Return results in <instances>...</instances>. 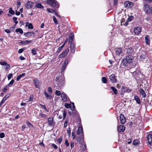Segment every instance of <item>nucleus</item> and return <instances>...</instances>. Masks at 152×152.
<instances>
[{"mask_svg": "<svg viewBox=\"0 0 152 152\" xmlns=\"http://www.w3.org/2000/svg\"><path fill=\"white\" fill-rule=\"evenodd\" d=\"M62 140V137H61L57 140V141L60 144Z\"/></svg>", "mask_w": 152, "mask_h": 152, "instance_id": "4d7b16f0", "label": "nucleus"}, {"mask_svg": "<svg viewBox=\"0 0 152 152\" xmlns=\"http://www.w3.org/2000/svg\"><path fill=\"white\" fill-rule=\"evenodd\" d=\"M139 143V141L138 140H135L133 142V144L134 145H137Z\"/></svg>", "mask_w": 152, "mask_h": 152, "instance_id": "ea45409f", "label": "nucleus"}, {"mask_svg": "<svg viewBox=\"0 0 152 152\" xmlns=\"http://www.w3.org/2000/svg\"><path fill=\"white\" fill-rule=\"evenodd\" d=\"M83 132L82 127L81 126H79L78 128L77 131V134L79 135L80 134L82 133V134H83Z\"/></svg>", "mask_w": 152, "mask_h": 152, "instance_id": "a878e982", "label": "nucleus"}, {"mask_svg": "<svg viewBox=\"0 0 152 152\" xmlns=\"http://www.w3.org/2000/svg\"><path fill=\"white\" fill-rule=\"evenodd\" d=\"M40 105L41 107H42V108L43 109H44L45 110H46L47 111L46 107L45 105H43L42 104H40Z\"/></svg>", "mask_w": 152, "mask_h": 152, "instance_id": "0e129e2a", "label": "nucleus"}, {"mask_svg": "<svg viewBox=\"0 0 152 152\" xmlns=\"http://www.w3.org/2000/svg\"><path fill=\"white\" fill-rule=\"evenodd\" d=\"M143 9L145 12V14H149L151 12V8L150 6L146 4H145L143 5Z\"/></svg>", "mask_w": 152, "mask_h": 152, "instance_id": "7ed1b4c3", "label": "nucleus"}, {"mask_svg": "<svg viewBox=\"0 0 152 152\" xmlns=\"http://www.w3.org/2000/svg\"><path fill=\"white\" fill-rule=\"evenodd\" d=\"M102 81L103 83H105L107 82V80L106 77H103L102 78Z\"/></svg>", "mask_w": 152, "mask_h": 152, "instance_id": "4c0bfd02", "label": "nucleus"}, {"mask_svg": "<svg viewBox=\"0 0 152 152\" xmlns=\"http://www.w3.org/2000/svg\"><path fill=\"white\" fill-rule=\"evenodd\" d=\"M75 132H73L72 133V138L73 139H75Z\"/></svg>", "mask_w": 152, "mask_h": 152, "instance_id": "052dcab7", "label": "nucleus"}, {"mask_svg": "<svg viewBox=\"0 0 152 152\" xmlns=\"http://www.w3.org/2000/svg\"><path fill=\"white\" fill-rule=\"evenodd\" d=\"M70 48L71 52L72 53H74L75 50V47L74 43H71Z\"/></svg>", "mask_w": 152, "mask_h": 152, "instance_id": "a211bd4d", "label": "nucleus"}, {"mask_svg": "<svg viewBox=\"0 0 152 152\" xmlns=\"http://www.w3.org/2000/svg\"><path fill=\"white\" fill-rule=\"evenodd\" d=\"M47 3L53 7H56L57 8L59 7V4L56 0H48Z\"/></svg>", "mask_w": 152, "mask_h": 152, "instance_id": "f03ea898", "label": "nucleus"}, {"mask_svg": "<svg viewBox=\"0 0 152 152\" xmlns=\"http://www.w3.org/2000/svg\"><path fill=\"white\" fill-rule=\"evenodd\" d=\"M64 84V80H62L60 81L58 83V85L60 86H62Z\"/></svg>", "mask_w": 152, "mask_h": 152, "instance_id": "79ce46f5", "label": "nucleus"}, {"mask_svg": "<svg viewBox=\"0 0 152 152\" xmlns=\"http://www.w3.org/2000/svg\"><path fill=\"white\" fill-rule=\"evenodd\" d=\"M68 119H66V121H65L64 125V127H66L67 126V123L68 122Z\"/></svg>", "mask_w": 152, "mask_h": 152, "instance_id": "5fc2aeb1", "label": "nucleus"}, {"mask_svg": "<svg viewBox=\"0 0 152 152\" xmlns=\"http://www.w3.org/2000/svg\"><path fill=\"white\" fill-rule=\"evenodd\" d=\"M146 56L144 55H141L140 56V61H143L144 59H145Z\"/></svg>", "mask_w": 152, "mask_h": 152, "instance_id": "e433bc0d", "label": "nucleus"}, {"mask_svg": "<svg viewBox=\"0 0 152 152\" xmlns=\"http://www.w3.org/2000/svg\"><path fill=\"white\" fill-rule=\"evenodd\" d=\"M55 94L58 96H59L61 94V92L60 91L58 90H56L55 92Z\"/></svg>", "mask_w": 152, "mask_h": 152, "instance_id": "49530a36", "label": "nucleus"}, {"mask_svg": "<svg viewBox=\"0 0 152 152\" xmlns=\"http://www.w3.org/2000/svg\"><path fill=\"white\" fill-rule=\"evenodd\" d=\"M65 145H66V147H68L69 145V143L68 142V140L67 139H66L65 140Z\"/></svg>", "mask_w": 152, "mask_h": 152, "instance_id": "13d9d810", "label": "nucleus"}, {"mask_svg": "<svg viewBox=\"0 0 152 152\" xmlns=\"http://www.w3.org/2000/svg\"><path fill=\"white\" fill-rule=\"evenodd\" d=\"M4 31L8 34L10 33L11 32L10 30L8 29H5L4 30Z\"/></svg>", "mask_w": 152, "mask_h": 152, "instance_id": "338daca9", "label": "nucleus"}, {"mask_svg": "<svg viewBox=\"0 0 152 152\" xmlns=\"http://www.w3.org/2000/svg\"><path fill=\"white\" fill-rule=\"evenodd\" d=\"M48 126H52L53 125V124L54 123L53 118H51L50 117L48 118Z\"/></svg>", "mask_w": 152, "mask_h": 152, "instance_id": "2eb2a0df", "label": "nucleus"}, {"mask_svg": "<svg viewBox=\"0 0 152 152\" xmlns=\"http://www.w3.org/2000/svg\"><path fill=\"white\" fill-rule=\"evenodd\" d=\"M16 24H15L14 26H13L12 27H11V28H10V30L12 31H14V29H15V26H16Z\"/></svg>", "mask_w": 152, "mask_h": 152, "instance_id": "e2e57ef3", "label": "nucleus"}, {"mask_svg": "<svg viewBox=\"0 0 152 152\" xmlns=\"http://www.w3.org/2000/svg\"><path fill=\"white\" fill-rule=\"evenodd\" d=\"M73 114L74 115H75L77 116L78 115V113L77 111L76 110H74V111H73Z\"/></svg>", "mask_w": 152, "mask_h": 152, "instance_id": "680f3d73", "label": "nucleus"}, {"mask_svg": "<svg viewBox=\"0 0 152 152\" xmlns=\"http://www.w3.org/2000/svg\"><path fill=\"white\" fill-rule=\"evenodd\" d=\"M9 12L12 15H14L15 13L14 11L12 10V8H10Z\"/></svg>", "mask_w": 152, "mask_h": 152, "instance_id": "a19ab883", "label": "nucleus"}, {"mask_svg": "<svg viewBox=\"0 0 152 152\" xmlns=\"http://www.w3.org/2000/svg\"><path fill=\"white\" fill-rule=\"evenodd\" d=\"M15 31L16 33L19 32L21 34H22L23 33V30L20 28L16 29Z\"/></svg>", "mask_w": 152, "mask_h": 152, "instance_id": "473e14b6", "label": "nucleus"}, {"mask_svg": "<svg viewBox=\"0 0 152 152\" xmlns=\"http://www.w3.org/2000/svg\"><path fill=\"white\" fill-rule=\"evenodd\" d=\"M26 26L28 27V28L29 29H32L33 28L32 24L31 23H27L26 24Z\"/></svg>", "mask_w": 152, "mask_h": 152, "instance_id": "cd10ccee", "label": "nucleus"}, {"mask_svg": "<svg viewBox=\"0 0 152 152\" xmlns=\"http://www.w3.org/2000/svg\"><path fill=\"white\" fill-rule=\"evenodd\" d=\"M37 48H34L31 50V53L34 55H36L37 54Z\"/></svg>", "mask_w": 152, "mask_h": 152, "instance_id": "c9c22d12", "label": "nucleus"}, {"mask_svg": "<svg viewBox=\"0 0 152 152\" xmlns=\"http://www.w3.org/2000/svg\"><path fill=\"white\" fill-rule=\"evenodd\" d=\"M34 3L31 1H28L25 4V7L27 9L31 8L33 5Z\"/></svg>", "mask_w": 152, "mask_h": 152, "instance_id": "1a4fd4ad", "label": "nucleus"}, {"mask_svg": "<svg viewBox=\"0 0 152 152\" xmlns=\"http://www.w3.org/2000/svg\"><path fill=\"white\" fill-rule=\"evenodd\" d=\"M64 105L65 107H66L67 108H71V107H72L71 106V104L68 103H65L64 104Z\"/></svg>", "mask_w": 152, "mask_h": 152, "instance_id": "58836bf2", "label": "nucleus"}, {"mask_svg": "<svg viewBox=\"0 0 152 152\" xmlns=\"http://www.w3.org/2000/svg\"><path fill=\"white\" fill-rule=\"evenodd\" d=\"M39 115L40 116L41 118H46L47 117V115L44 114L43 113H39Z\"/></svg>", "mask_w": 152, "mask_h": 152, "instance_id": "72a5a7b5", "label": "nucleus"}, {"mask_svg": "<svg viewBox=\"0 0 152 152\" xmlns=\"http://www.w3.org/2000/svg\"><path fill=\"white\" fill-rule=\"evenodd\" d=\"M0 64L1 65H5L7 64V63L5 61H4L3 62L1 61L0 62Z\"/></svg>", "mask_w": 152, "mask_h": 152, "instance_id": "864d4df0", "label": "nucleus"}, {"mask_svg": "<svg viewBox=\"0 0 152 152\" xmlns=\"http://www.w3.org/2000/svg\"><path fill=\"white\" fill-rule=\"evenodd\" d=\"M10 96V94H8L6 95L3 98L2 100L4 102Z\"/></svg>", "mask_w": 152, "mask_h": 152, "instance_id": "7c9ffc66", "label": "nucleus"}, {"mask_svg": "<svg viewBox=\"0 0 152 152\" xmlns=\"http://www.w3.org/2000/svg\"><path fill=\"white\" fill-rule=\"evenodd\" d=\"M47 11L48 12L52 13H55L56 12L55 10L53 9H50L49 8H48L47 9Z\"/></svg>", "mask_w": 152, "mask_h": 152, "instance_id": "f704fd0d", "label": "nucleus"}, {"mask_svg": "<svg viewBox=\"0 0 152 152\" xmlns=\"http://www.w3.org/2000/svg\"><path fill=\"white\" fill-rule=\"evenodd\" d=\"M115 53L116 55L119 56L122 52V48H116L115 49Z\"/></svg>", "mask_w": 152, "mask_h": 152, "instance_id": "9b49d317", "label": "nucleus"}, {"mask_svg": "<svg viewBox=\"0 0 152 152\" xmlns=\"http://www.w3.org/2000/svg\"><path fill=\"white\" fill-rule=\"evenodd\" d=\"M44 94L45 96L46 97L47 99L51 100L52 99L53 97L52 96L49 94L46 91H44Z\"/></svg>", "mask_w": 152, "mask_h": 152, "instance_id": "dca6fc26", "label": "nucleus"}, {"mask_svg": "<svg viewBox=\"0 0 152 152\" xmlns=\"http://www.w3.org/2000/svg\"><path fill=\"white\" fill-rule=\"evenodd\" d=\"M110 88L112 90L115 94L116 95L118 94V92L117 90L115 87L111 86L110 87Z\"/></svg>", "mask_w": 152, "mask_h": 152, "instance_id": "c756f323", "label": "nucleus"}, {"mask_svg": "<svg viewBox=\"0 0 152 152\" xmlns=\"http://www.w3.org/2000/svg\"><path fill=\"white\" fill-rule=\"evenodd\" d=\"M31 42V40H26L25 41H21L20 43L23 45H25L27 44H29Z\"/></svg>", "mask_w": 152, "mask_h": 152, "instance_id": "b1692460", "label": "nucleus"}, {"mask_svg": "<svg viewBox=\"0 0 152 152\" xmlns=\"http://www.w3.org/2000/svg\"><path fill=\"white\" fill-rule=\"evenodd\" d=\"M84 134H82L80 137H77V142L80 144L83 143L84 142Z\"/></svg>", "mask_w": 152, "mask_h": 152, "instance_id": "9d476101", "label": "nucleus"}, {"mask_svg": "<svg viewBox=\"0 0 152 152\" xmlns=\"http://www.w3.org/2000/svg\"><path fill=\"white\" fill-rule=\"evenodd\" d=\"M139 91L140 94L142 96V97L144 98H145L146 96V94L144 90L140 88V89Z\"/></svg>", "mask_w": 152, "mask_h": 152, "instance_id": "5701e85b", "label": "nucleus"}, {"mask_svg": "<svg viewBox=\"0 0 152 152\" xmlns=\"http://www.w3.org/2000/svg\"><path fill=\"white\" fill-rule=\"evenodd\" d=\"M53 20L54 21V22L56 24H57L58 23V22L57 21L56 18L54 16H53Z\"/></svg>", "mask_w": 152, "mask_h": 152, "instance_id": "8fccbe9b", "label": "nucleus"}, {"mask_svg": "<svg viewBox=\"0 0 152 152\" xmlns=\"http://www.w3.org/2000/svg\"><path fill=\"white\" fill-rule=\"evenodd\" d=\"M66 114H67V112H66V111L65 110H64L63 111V119H64L65 118L66 116Z\"/></svg>", "mask_w": 152, "mask_h": 152, "instance_id": "a18cd8bd", "label": "nucleus"}, {"mask_svg": "<svg viewBox=\"0 0 152 152\" xmlns=\"http://www.w3.org/2000/svg\"><path fill=\"white\" fill-rule=\"evenodd\" d=\"M69 43H72V42L74 38V34L73 33H71L70 35H69Z\"/></svg>", "mask_w": 152, "mask_h": 152, "instance_id": "412c9836", "label": "nucleus"}, {"mask_svg": "<svg viewBox=\"0 0 152 152\" xmlns=\"http://www.w3.org/2000/svg\"><path fill=\"white\" fill-rule=\"evenodd\" d=\"M141 27L140 26H138L134 28V32L135 34H138L141 32Z\"/></svg>", "mask_w": 152, "mask_h": 152, "instance_id": "ddd939ff", "label": "nucleus"}, {"mask_svg": "<svg viewBox=\"0 0 152 152\" xmlns=\"http://www.w3.org/2000/svg\"><path fill=\"white\" fill-rule=\"evenodd\" d=\"M121 123L122 124H124L126 122L125 118L124 115L121 114L119 116Z\"/></svg>", "mask_w": 152, "mask_h": 152, "instance_id": "4468645a", "label": "nucleus"}, {"mask_svg": "<svg viewBox=\"0 0 152 152\" xmlns=\"http://www.w3.org/2000/svg\"><path fill=\"white\" fill-rule=\"evenodd\" d=\"M61 96L62 100L66 102L67 101L68 97L66 94L64 93H62Z\"/></svg>", "mask_w": 152, "mask_h": 152, "instance_id": "f3484780", "label": "nucleus"}, {"mask_svg": "<svg viewBox=\"0 0 152 152\" xmlns=\"http://www.w3.org/2000/svg\"><path fill=\"white\" fill-rule=\"evenodd\" d=\"M71 105H72V107H71V110H72L74 111V110L75 108V106L74 105V104L73 102H71Z\"/></svg>", "mask_w": 152, "mask_h": 152, "instance_id": "09e8293b", "label": "nucleus"}, {"mask_svg": "<svg viewBox=\"0 0 152 152\" xmlns=\"http://www.w3.org/2000/svg\"><path fill=\"white\" fill-rule=\"evenodd\" d=\"M147 141L149 144V145H151V142H152V135L149 134L147 137Z\"/></svg>", "mask_w": 152, "mask_h": 152, "instance_id": "aec40b11", "label": "nucleus"}, {"mask_svg": "<svg viewBox=\"0 0 152 152\" xmlns=\"http://www.w3.org/2000/svg\"><path fill=\"white\" fill-rule=\"evenodd\" d=\"M80 148L82 152H83L86 150V145L85 143L81 144Z\"/></svg>", "mask_w": 152, "mask_h": 152, "instance_id": "6ab92c4d", "label": "nucleus"}, {"mask_svg": "<svg viewBox=\"0 0 152 152\" xmlns=\"http://www.w3.org/2000/svg\"><path fill=\"white\" fill-rule=\"evenodd\" d=\"M52 147L53 148L55 149H56L58 148L57 146L54 144H52Z\"/></svg>", "mask_w": 152, "mask_h": 152, "instance_id": "bf43d9fd", "label": "nucleus"}, {"mask_svg": "<svg viewBox=\"0 0 152 152\" xmlns=\"http://www.w3.org/2000/svg\"><path fill=\"white\" fill-rule=\"evenodd\" d=\"M125 129V127L122 125H120L118 126L117 131L119 132H123Z\"/></svg>", "mask_w": 152, "mask_h": 152, "instance_id": "6e6552de", "label": "nucleus"}, {"mask_svg": "<svg viewBox=\"0 0 152 152\" xmlns=\"http://www.w3.org/2000/svg\"><path fill=\"white\" fill-rule=\"evenodd\" d=\"M145 42L147 45H149L150 44V40L149 37L148 35H147L145 37Z\"/></svg>", "mask_w": 152, "mask_h": 152, "instance_id": "393cba45", "label": "nucleus"}, {"mask_svg": "<svg viewBox=\"0 0 152 152\" xmlns=\"http://www.w3.org/2000/svg\"><path fill=\"white\" fill-rule=\"evenodd\" d=\"M69 52V50L67 49L63 51L58 56L59 58H61L65 57L66 56L67 53Z\"/></svg>", "mask_w": 152, "mask_h": 152, "instance_id": "0eeeda50", "label": "nucleus"}, {"mask_svg": "<svg viewBox=\"0 0 152 152\" xmlns=\"http://www.w3.org/2000/svg\"><path fill=\"white\" fill-rule=\"evenodd\" d=\"M21 5V3L20 1H18L17 3V6L18 8Z\"/></svg>", "mask_w": 152, "mask_h": 152, "instance_id": "774afa93", "label": "nucleus"}, {"mask_svg": "<svg viewBox=\"0 0 152 152\" xmlns=\"http://www.w3.org/2000/svg\"><path fill=\"white\" fill-rule=\"evenodd\" d=\"M68 64V61L67 59H66L64 61L63 64L62 65L61 73L62 74H63L64 72L66 69V68Z\"/></svg>", "mask_w": 152, "mask_h": 152, "instance_id": "20e7f679", "label": "nucleus"}, {"mask_svg": "<svg viewBox=\"0 0 152 152\" xmlns=\"http://www.w3.org/2000/svg\"><path fill=\"white\" fill-rule=\"evenodd\" d=\"M26 74L25 73H23L21 75H19L17 77L16 79V80L17 81H18L22 77L24 76Z\"/></svg>", "mask_w": 152, "mask_h": 152, "instance_id": "2f4dec72", "label": "nucleus"}, {"mask_svg": "<svg viewBox=\"0 0 152 152\" xmlns=\"http://www.w3.org/2000/svg\"><path fill=\"white\" fill-rule=\"evenodd\" d=\"M35 33L34 32H28L26 33H24V35L26 37H29L32 36H35Z\"/></svg>", "mask_w": 152, "mask_h": 152, "instance_id": "f8f14e48", "label": "nucleus"}, {"mask_svg": "<svg viewBox=\"0 0 152 152\" xmlns=\"http://www.w3.org/2000/svg\"><path fill=\"white\" fill-rule=\"evenodd\" d=\"M133 52V49L131 47L126 49V53L129 55V56H126L122 60L121 65L126 66L128 64H130L133 62V57L131 55Z\"/></svg>", "mask_w": 152, "mask_h": 152, "instance_id": "f257e3e1", "label": "nucleus"}, {"mask_svg": "<svg viewBox=\"0 0 152 152\" xmlns=\"http://www.w3.org/2000/svg\"><path fill=\"white\" fill-rule=\"evenodd\" d=\"M124 7L126 8H131L133 7V3L129 1H126L124 4Z\"/></svg>", "mask_w": 152, "mask_h": 152, "instance_id": "39448f33", "label": "nucleus"}, {"mask_svg": "<svg viewBox=\"0 0 152 152\" xmlns=\"http://www.w3.org/2000/svg\"><path fill=\"white\" fill-rule=\"evenodd\" d=\"M4 136L5 134L4 133L2 132L0 133V138H4Z\"/></svg>", "mask_w": 152, "mask_h": 152, "instance_id": "6e6d98bb", "label": "nucleus"}, {"mask_svg": "<svg viewBox=\"0 0 152 152\" xmlns=\"http://www.w3.org/2000/svg\"><path fill=\"white\" fill-rule=\"evenodd\" d=\"M25 48H21L19 49L18 51V53H21L23 52L24 50H25Z\"/></svg>", "mask_w": 152, "mask_h": 152, "instance_id": "37998d69", "label": "nucleus"}, {"mask_svg": "<svg viewBox=\"0 0 152 152\" xmlns=\"http://www.w3.org/2000/svg\"><path fill=\"white\" fill-rule=\"evenodd\" d=\"M13 20L14 21H15V23L16 24H17L18 23V21H17V18L16 17H14L13 18Z\"/></svg>", "mask_w": 152, "mask_h": 152, "instance_id": "de8ad7c7", "label": "nucleus"}, {"mask_svg": "<svg viewBox=\"0 0 152 152\" xmlns=\"http://www.w3.org/2000/svg\"><path fill=\"white\" fill-rule=\"evenodd\" d=\"M68 129H69L67 130V133L69 135V136H70V134H71V132H70V128H69Z\"/></svg>", "mask_w": 152, "mask_h": 152, "instance_id": "69168bd1", "label": "nucleus"}, {"mask_svg": "<svg viewBox=\"0 0 152 152\" xmlns=\"http://www.w3.org/2000/svg\"><path fill=\"white\" fill-rule=\"evenodd\" d=\"M134 17L133 16L131 15L127 19L128 21L130 22L133 19Z\"/></svg>", "mask_w": 152, "mask_h": 152, "instance_id": "c03bdc74", "label": "nucleus"}, {"mask_svg": "<svg viewBox=\"0 0 152 152\" xmlns=\"http://www.w3.org/2000/svg\"><path fill=\"white\" fill-rule=\"evenodd\" d=\"M35 7L36 8H42L44 9V6L42 5L41 4V3H38L35 6Z\"/></svg>", "mask_w": 152, "mask_h": 152, "instance_id": "c85d7f7f", "label": "nucleus"}, {"mask_svg": "<svg viewBox=\"0 0 152 152\" xmlns=\"http://www.w3.org/2000/svg\"><path fill=\"white\" fill-rule=\"evenodd\" d=\"M134 99L136 101L138 104H140V103L141 101L140 99L138 96L135 95L134 96Z\"/></svg>", "mask_w": 152, "mask_h": 152, "instance_id": "bb28decb", "label": "nucleus"}, {"mask_svg": "<svg viewBox=\"0 0 152 152\" xmlns=\"http://www.w3.org/2000/svg\"><path fill=\"white\" fill-rule=\"evenodd\" d=\"M34 84L36 87L39 88V81L37 79H35L34 80Z\"/></svg>", "mask_w": 152, "mask_h": 152, "instance_id": "4be33fe9", "label": "nucleus"}, {"mask_svg": "<svg viewBox=\"0 0 152 152\" xmlns=\"http://www.w3.org/2000/svg\"><path fill=\"white\" fill-rule=\"evenodd\" d=\"M12 76V73L9 74L7 76V78L8 80H10Z\"/></svg>", "mask_w": 152, "mask_h": 152, "instance_id": "603ef678", "label": "nucleus"}, {"mask_svg": "<svg viewBox=\"0 0 152 152\" xmlns=\"http://www.w3.org/2000/svg\"><path fill=\"white\" fill-rule=\"evenodd\" d=\"M109 79L110 81L113 83H116L117 80V77L114 74H112L110 75Z\"/></svg>", "mask_w": 152, "mask_h": 152, "instance_id": "423d86ee", "label": "nucleus"}, {"mask_svg": "<svg viewBox=\"0 0 152 152\" xmlns=\"http://www.w3.org/2000/svg\"><path fill=\"white\" fill-rule=\"evenodd\" d=\"M48 91L50 94H52V91L51 88L50 87H49L48 88Z\"/></svg>", "mask_w": 152, "mask_h": 152, "instance_id": "3c124183", "label": "nucleus"}]
</instances>
